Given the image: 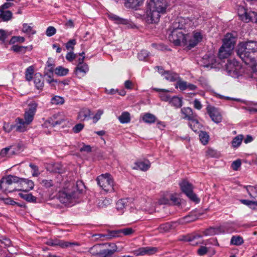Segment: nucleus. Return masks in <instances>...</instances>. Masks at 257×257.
<instances>
[{"mask_svg": "<svg viewBox=\"0 0 257 257\" xmlns=\"http://www.w3.org/2000/svg\"><path fill=\"white\" fill-rule=\"evenodd\" d=\"M169 6L168 0H148L144 20L148 24L158 23Z\"/></svg>", "mask_w": 257, "mask_h": 257, "instance_id": "1", "label": "nucleus"}, {"mask_svg": "<svg viewBox=\"0 0 257 257\" xmlns=\"http://www.w3.org/2000/svg\"><path fill=\"white\" fill-rule=\"evenodd\" d=\"M237 53L241 60L251 67L257 65V42L250 41L238 44Z\"/></svg>", "mask_w": 257, "mask_h": 257, "instance_id": "2", "label": "nucleus"}, {"mask_svg": "<svg viewBox=\"0 0 257 257\" xmlns=\"http://www.w3.org/2000/svg\"><path fill=\"white\" fill-rule=\"evenodd\" d=\"M20 178L13 175H8L3 177L0 181V188L6 193L12 192L17 189L16 184L19 183Z\"/></svg>", "mask_w": 257, "mask_h": 257, "instance_id": "3", "label": "nucleus"}, {"mask_svg": "<svg viewBox=\"0 0 257 257\" xmlns=\"http://www.w3.org/2000/svg\"><path fill=\"white\" fill-rule=\"evenodd\" d=\"M73 187L69 186L59 192L58 198L63 204L70 205L76 198V192L72 189Z\"/></svg>", "mask_w": 257, "mask_h": 257, "instance_id": "4", "label": "nucleus"}, {"mask_svg": "<svg viewBox=\"0 0 257 257\" xmlns=\"http://www.w3.org/2000/svg\"><path fill=\"white\" fill-rule=\"evenodd\" d=\"M170 31L171 34L169 36V41L176 46L182 45L185 46V43H186V38H187L186 36V32L171 28H170Z\"/></svg>", "mask_w": 257, "mask_h": 257, "instance_id": "5", "label": "nucleus"}, {"mask_svg": "<svg viewBox=\"0 0 257 257\" xmlns=\"http://www.w3.org/2000/svg\"><path fill=\"white\" fill-rule=\"evenodd\" d=\"M97 181L99 186L105 191L111 192L114 190L113 180L110 174H101L97 177Z\"/></svg>", "mask_w": 257, "mask_h": 257, "instance_id": "6", "label": "nucleus"}, {"mask_svg": "<svg viewBox=\"0 0 257 257\" xmlns=\"http://www.w3.org/2000/svg\"><path fill=\"white\" fill-rule=\"evenodd\" d=\"M225 70L228 75L234 78H238L242 73L240 65L234 59L227 61L225 65Z\"/></svg>", "mask_w": 257, "mask_h": 257, "instance_id": "7", "label": "nucleus"}, {"mask_svg": "<svg viewBox=\"0 0 257 257\" xmlns=\"http://www.w3.org/2000/svg\"><path fill=\"white\" fill-rule=\"evenodd\" d=\"M186 36L187 38L185 46L189 49L194 47L202 39L201 33L198 31H195L192 33H187Z\"/></svg>", "mask_w": 257, "mask_h": 257, "instance_id": "8", "label": "nucleus"}, {"mask_svg": "<svg viewBox=\"0 0 257 257\" xmlns=\"http://www.w3.org/2000/svg\"><path fill=\"white\" fill-rule=\"evenodd\" d=\"M182 191L192 201L198 203L199 201L196 195L193 192V187L186 180H183L179 183Z\"/></svg>", "mask_w": 257, "mask_h": 257, "instance_id": "9", "label": "nucleus"}, {"mask_svg": "<svg viewBox=\"0 0 257 257\" xmlns=\"http://www.w3.org/2000/svg\"><path fill=\"white\" fill-rule=\"evenodd\" d=\"M37 106V103L34 101H31L28 105L29 108L25 112L23 119L29 124H30L34 119Z\"/></svg>", "mask_w": 257, "mask_h": 257, "instance_id": "10", "label": "nucleus"}, {"mask_svg": "<svg viewBox=\"0 0 257 257\" xmlns=\"http://www.w3.org/2000/svg\"><path fill=\"white\" fill-rule=\"evenodd\" d=\"M46 244L53 246H59L62 248L71 247L74 245H79L77 242L65 241L59 239H49L46 242Z\"/></svg>", "mask_w": 257, "mask_h": 257, "instance_id": "11", "label": "nucleus"}, {"mask_svg": "<svg viewBox=\"0 0 257 257\" xmlns=\"http://www.w3.org/2000/svg\"><path fill=\"white\" fill-rule=\"evenodd\" d=\"M189 22V21L188 19L182 17L178 18L172 24L171 28L172 29H179V30L186 32L185 29L188 27V23Z\"/></svg>", "mask_w": 257, "mask_h": 257, "instance_id": "12", "label": "nucleus"}, {"mask_svg": "<svg viewBox=\"0 0 257 257\" xmlns=\"http://www.w3.org/2000/svg\"><path fill=\"white\" fill-rule=\"evenodd\" d=\"M234 48L232 45L228 46L225 44H223L218 52V56L220 59L228 58L233 52Z\"/></svg>", "mask_w": 257, "mask_h": 257, "instance_id": "13", "label": "nucleus"}, {"mask_svg": "<svg viewBox=\"0 0 257 257\" xmlns=\"http://www.w3.org/2000/svg\"><path fill=\"white\" fill-rule=\"evenodd\" d=\"M182 240L190 242L192 245H195L202 242L201 236L195 233L188 234L183 237Z\"/></svg>", "mask_w": 257, "mask_h": 257, "instance_id": "14", "label": "nucleus"}, {"mask_svg": "<svg viewBox=\"0 0 257 257\" xmlns=\"http://www.w3.org/2000/svg\"><path fill=\"white\" fill-rule=\"evenodd\" d=\"M157 251L156 247H140L133 251L134 254L136 256L144 255L146 254L151 255L155 253Z\"/></svg>", "mask_w": 257, "mask_h": 257, "instance_id": "15", "label": "nucleus"}, {"mask_svg": "<svg viewBox=\"0 0 257 257\" xmlns=\"http://www.w3.org/2000/svg\"><path fill=\"white\" fill-rule=\"evenodd\" d=\"M15 124L16 131L19 132H24L28 130L29 125L23 118L18 117L16 119Z\"/></svg>", "mask_w": 257, "mask_h": 257, "instance_id": "16", "label": "nucleus"}, {"mask_svg": "<svg viewBox=\"0 0 257 257\" xmlns=\"http://www.w3.org/2000/svg\"><path fill=\"white\" fill-rule=\"evenodd\" d=\"M19 183L22 187V189H19L21 191L24 190L26 191H29L33 189L34 187V182L28 179L20 178Z\"/></svg>", "mask_w": 257, "mask_h": 257, "instance_id": "17", "label": "nucleus"}, {"mask_svg": "<svg viewBox=\"0 0 257 257\" xmlns=\"http://www.w3.org/2000/svg\"><path fill=\"white\" fill-rule=\"evenodd\" d=\"M210 117L216 123L222 121V115L220 112L214 107H210Z\"/></svg>", "mask_w": 257, "mask_h": 257, "instance_id": "18", "label": "nucleus"}, {"mask_svg": "<svg viewBox=\"0 0 257 257\" xmlns=\"http://www.w3.org/2000/svg\"><path fill=\"white\" fill-rule=\"evenodd\" d=\"M151 166V163L148 160L140 161L135 163L134 169L140 170L143 171H147Z\"/></svg>", "mask_w": 257, "mask_h": 257, "instance_id": "19", "label": "nucleus"}, {"mask_svg": "<svg viewBox=\"0 0 257 257\" xmlns=\"http://www.w3.org/2000/svg\"><path fill=\"white\" fill-rule=\"evenodd\" d=\"M22 192L19 193V196L26 200V201L30 203H36L37 201V198L34 196L31 193H28V191L22 190Z\"/></svg>", "mask_w": 257, "mask_h": 257, "instance_id": "20", "label": "nucleus"}, {"mask_svg": "<svg viewBox=\"0 0 257 257\" xmlns=\"http://www.w3.org/2000/svg\"><path fill=\"white\" fill-rule=\"evenodd\" d=\"M140 206V208L141 210L149 214H152L155 211L154 207L151 205L150 201L147 202L143 200L141 201Z\"/></svg>", "mask_w": 257, "mask_h": 257, "instance_id": "21", "label": "nucleus"}, {"mask_svg": "<svg viewBox=\"0 0 257 257\" xmlns=\"http://www.w3.org/2000/svg\"><path fill=\"white\" fill-rule=\"evenodd\" d=\"M181 113L184 115L183 118L186 119L189 121L193 119L194 117H197V114L192 112V110L190 107H184L181 109Z\"/></svg>", "mask_w": 257, "mask_h": 257, "instance_id": "22", "label": "nucleus"}, {"mask_svg": "<svg viewBox=\"0 0 257 257\" xmlns=\"http://www.w3.org/2000/svg\"><path fill=\"white\" fill-rule=\"evenodd\" d=\"M34 82L35 87L38 89H42L44 87V79L42 75L39 73H36L34 77Z\"/></svg>", "mask_w": 257, "mask_h": 257, "instance_id": "23", "label": "nucleus"}, {"mask_svg": "<svg viewBox=\"0 0 257 257\" xmlns=\"http://www.w3.org/2000/svg\"><path fill=\"white\" fill-rule=\"evenodd\" d=\"M235 43V37L232 33H227L223 40V44H225L228 46L232 45L234 48Z\"/></svg>", "mask_w": 257, "mask_h": 257, "instance_id": "24", "label": "nucleus"}, {"mask_svg": "<svg viewBox=\"0 0 257 257\" xmlns=\"http://www.w3.org/2000/svg\"><path fill=\"white\" fill-rule=\"evenodd\" d=\"M178 222H172L171 223H166L161 224L159 227L160 232H167L172 229L175 228L177 226Z\"/></svg>", "mask_w": 257, "mask_h": 257, "instance_id": "25", "label": "nucleus"}, {"mask_svg": "<svg viewBox=\"0 0 257 257\" xmlns=\"http://www.w3.org/2000/svg\"><path fill=\"white\" fill-rule=\"evenodd\" d=\"M189 125L195 132L198 131L202 126L201 124L198 120L197 116L194 117L193 119H191L189 121Z\"/></svg>", "mask_w": 257, "mask_h": 257, "instance_id": "26", "label": "nucleus"}, {"mask_svg": "<svg viewBox=\"0 0 257 257\" xmlns=\"http://www.w3.org/2000/svg\"><path fill=\"white\" fill-rule=\"evenodd\" d=\"M89 71V67L87 64H78L75 68L76 74H82L84 76Z\"/></svg>", "mask_w": 257, "mask_h": 257, "instance_id": "27", "label": "nucleus"}, {"mask_svg": "<svg viewBox=\"0 0 257 257\" xmlns=\"http://www.w3.org/2000/svg\"><path fill=\"white\" fill-rule=\"evenodd\" d=\"M91 111L89 109L83 108L78 114V118L81 120L89 119L91 118Z\"/></svg>", "mask_w": 257, "mask_h": 257, "instance_id": "28", "label": "nucleus"}, {"mask_svg": "<svg viewBox=\"0 0 257 257\" xmlns=\"http://www.w3.org/2000/svg\"><path fill=\"white\" fill-rule=\"evenodd\" d=\"M108 17L109 19L118 24L127 25L128 24V21L127 20L122 19L113 14H109Z\"/></svg>", "mask_w": 257, "mask_h": 257, "instance_id": "29", "label": "nucleus"}, {"mask_svg": "<svg viewBox=\"0 0 257 257\" xmlns=\"http://www.w3.org/2000/svg\"><path fill=\"white\" fill-rule=\"evenodd\" d=\"M144 2V0H127L125 3V6L127 8L136 9L141 6Z\"/></svg>", "mask_w": 257, "mask_h": 257, "instance_id": "30", "label": "nucleus"}, {"mask_svg": "<svg viewBox=\"0 0 257 257\" xmlns=\"http://www.w3.org/2000/svg\"><path fill=\"white\" fill-rule=\"evenodd\" d=\"M134 232V230L132 228H125L117 230L114 231L112 232L113 236L118 235L119 233H122L125 235H129Z\"/></svg>", "mask_w": 257, "mask_h": 257, "instance_id": "31", "label": "nucleus"}, {"mask_svg": "<svg viewBox=\"0 0 257 257\" xmlns=\"http://www.w3.org/2000/svg\"><path fill=\"white\" fill-rule=\"evenodd\" d=\"M255 17V13L254 12H247L245 15L240 18V19L245 23H248L250 21L253 22L254 17Z\"/></svg>", "mask_w": 257, "mask_h": 257, "instance_id": "32", "label": "nucleus"}, {"mask_svg": "<svg viewBox=\"0 0 257 257\" xmlns=\"http://www.w3.org/2000/svg\"><path fill=\"white\" fill-rule=\"evenodd\" d=\"M164 78L167 80L170 81H175L179 78V75L177 73L172 72H166L163 74Z\"/></svg>", "mask_w": 257, "mask_h": 257, "instance_id": "33", "label": "nucleus"}, {"mask_svg": "<svg viewBox=\"0 0 257 257\" xmlns=\"http://www.w3.org/2000/svg\"><path fill=\"white\" fill-rule=\"evenodd\" d=\"M156 91H160V97L162 101H168L169 102L171 97L170 95L167 93L168 91L166 89H161L159 88H154Z\"/></svg>", "mask_w": 257, "mask_h": 257, "instance_id": "34", "label": "nucleus"}, {"mask_svg": "<svg viewBox=\"0 0 257 257\" xmlns=\"http://www.w3.org/2000/svg\"><path fill=\"white\" fill-rule=\"evenodd\" d=\"M128 201L126 199L119 200L116 204V208L120 212H123L124 209L127 206Z\"/></svg>", "mask_w": 257, "mask_h": 257, "instance_id": "35", "label": "nucleus"}, {"mask_svg": "<svg viewBox=\"0 0 257 257\" xmlns=\"http://www.w3.org/2000/svg\"><path fill=\"white\" fill-rule=\"evenodd\" d=\"M142 119L147 123H153L156 121V117L153 114L146 113L143 116Z\"/></svg>", "mask_w": 257, "mask_h": 257, "instance_id": "36", "label": "nucleus"}, {"mask_svg": "<svg viewBox=\"0 0 257 257\" xmlns=\"http://www.w3.org/2000/svg\"><path fill=\"white\" fill-rule=\"evenodd\" d=\"M118 120L121 123H127L130 122L131 116L129 112H123L118 117Z\"/></svg>", "mask_w": 257, "mask_h": 257, "instance_id": "37", "label": "nucleus"}, {"mask_svg": "<svg viewBox=\"0 0 257 257\" xmlns=\"http://www.w3.org/2000/svg\"><path fill=\"white\" fill-rule=\"evenodd\" d=\"M170 104L176 108H179L182 105V99L177 96H174L171 97L170 101Z\"/></svg>", "mask_w": 257, "mask_h": 257, "instance_id": "38", "label": "nucleus"}, {"mask_svg": "<svg viewBox=\"0 0 257 257\" xmlns=\"http://www.w3.org/2000/svg\"><path fill=\"white\" fill-rule=\"evenodd\" d=\"M101 248V244H96L92 246L89 249V252L93 256V257H99V252H100Z\"/></svg>", "mask_w": 257, "mask_h": 257, "instance_id": "39", "label": "nucleus"}, {"mask_svg": "<svg viewBox=\"0 0 257 257\" xmlns=\"http://www.w3.org/2000/svg\"><path fill=\"white\" fill-rule=\"evenodd\" d=\"M54 72L58 76H64L68 73L69 69L60 66L55 68Z\"/></svg>", "mask_w": 257, "mask_h": 257, "instance_id": "40", "label": "nucleus"}, {"mask_svg": "<svg viewBox=\"0 0 257 257\" xmlns=\"http://www.w3.org/2000/svg\"><path fill=\"white\" fill-rule=\"evenodd\" d=\"M221 66L220 60L214 57H210V68L219 69Z\"/></svg>", "mask_w": 257, "mask_h": 257, "instance_id": "41", "label": "nucleus"}, {"mask_svg": "<svg viewBox=\"0 0 257 257\" xmlns=\"http://www.w3.org/2000/svg\"><path fill=\"white\" fill-rule=\"evenodd\" d=\"M243 136L241 135H238L233 138L231 142V146L234 148H238L241 144Z\"/></svg>", "mask_w": 257, "mask_h": 257, "instance_id": "42", "label": "nucleus"}, {"mask_svg": "<svg viewBox=\"0 0 257 257\" xmlns=\"http://www.w3.org/2000/svg\"><path fill=\"white\" fill-rule=\"evenodd\" d=\"M9 154L11 157L19 153L21 149V146L19 144L12 145L8 147Z\"/></svg>", "mask_w": 257, "mask_h": 257, "instance_id": "43", "label": "nucleus"}, {"mask_svg": "<svg viewBox=\"0 0 257 257\" xmlns=\"http://www.w3.org/2000/svg\"><path fill=\"white\" fill-rule=\"evenodd\" d=\"M245 188L250 197L254 199L257 198V187L246 186Z\"/></svg>", "mask_w": 257, "mask_h": 257, "instance_id": "44", "label": "nucleus"}, {"mask_svg": "<svg viewBox=\"0 0 257 257\" xmlns=\"http://www.w3.org/2000/svg\"><path fill=\"white\" fill-rule=\"evenodd\" d=\"M196 219V218L192 215L186 216L184 218H181L177 221L178 222L177 225H178L181 224L189 223L194 221Z\"/></svg>", "mask_w": 257, "mask_h": 257, "instance_id": "45", "label": "nucleus"}, {"mask_svg": "<svg viewBox=\"0 0 257 257\" xmlns=\"http://www.w3.org/2000/svg\"><path fill=\"white\" fill-rule=\"evenodd\" d=\"M199 136L200 141L202 144L206 145L208 143L209 140V136L206 132L201 131Z\"/></svg>", "mask_w": 257, "mask_h": 257, "instance_id": "46", "label": "nucleus"}, {"mask_svg": "<svg viewBox=\"0 0 257 257\" xmlns=\"http://www.w3.org/2000/svg\"><path fill=\"white\" fill-rule=\"evenodd\" d=\"M111 203L110 200L108 199L105 198L101 200H99L97 206L98 208H102L106 207Z\"/></svg>", "mask_w": 257, "mask_h": 257, "instance_id": "47", "label": "nucleus"}, {"mask_svg": "<svg viewBox=\"0 0 257 257\" xmlns=\"http://www.w3.org/2000/svg\"><path fill=\"white\" fill-rule=\"evenodd\" d=\"M114 249L112 250L110 249H101L100 252H99V257H109L115 251Z\"/></svg>", "mask_w": 257, "mask_h": 257, "instance_id": "48", "label": "nucleus"}, {"mask_svg": "<svg viewBox=\"0 0 257 257\" xmlns=\"http://www.w3.org/2000/svg\"><path fill=\"white\" fill-rule=\"evenodd\" d=\"M51 102L52 104L55 105L62 104L64 103V99L59 96H55L52 98Z\"/></svg>", "mask_w": 257, "mask_h": 257, "instance_id": "49", "label": "nucleus"}, {"mask_svg": "<svg viewBox=\"0 0 257 257\" xmlns=\"http://www.w3.org/2000/svg\"><path fill=\"white\" fill-rule=\"evenodd\" d=\"M2 13L1 19L3 21H8L11 19L12 13L11 11L2 10Z\"/></svg>", "mask_w": 257, "mask_h": 257, "instance_id": "50", "label": "nucleus"}, {"mask_svg": "<svg viewBox=\"0 0 257 257\" xmlns=\"http://www.w3.org/2000/svg\"><path fill=\"white\" fill-rule=\"evenodd\" d=\"M34 73V67L32 66L28 67L26 71V79L30 81L32 79V76Z\"/></svg>", "mask_w": 257, "mask_h": 257, "instance_id": "51", "label": "nucleus"}, {"mask_svg": "<svg viewBox=\"0 0 257 257\" xmlns=\"http://www.w3.org/2000/svg\"><path fill=\"white\" fill-rule=\"evenodd\" d=\"M29 166L32 169V175L33 177H38L40 175L41 173L39 171V167L37 166L33 163H30L29 164Z\"/></svg>", "mask_w": 257, "mask_h": 257, "instance_id": "52", "label": "nucleus"}, {"mask_svg": "<svg viewBox=\"0 0 257 257\" xmlns=\"http://www.w3.org/2000/svg\"><path fill=\"white\" fill-rule=\"evenodd\" d=\"M40 183L46 188H49L51 187H54V188H55L52 180L43 179L41 181Z\"/></svg>", "mask_w": 257, "mask_h": 257, "instance_id": "53", "label": "nucleus"}, {"mask_svg": "<svg viewBox=\"0 0 257 257\" xmlns=\"http://www.w3.org/2000/svg\"><path fill=\"white\" fill-rule=\"evenodd\" d=\"M243 243V239L238 236H233L231 239V243L233 245H239Z\"/></svg>", "mask_w": 257, "mask_h": 257, "instance_id": "54", "label": "nucleus"}, {"mask_svg": "<svg viewBox=\"0 0 257 257\" xmlns=\"http://www.w3.org/2000/svg\"><path fill=\"white\" fill-rule=\"evenodd\" d=\"M28 48L27 46H21L17 45H15L12 47V50L15 52L24 53L26 51V49Z\"/></svg>", "mask_w": 257, "mask_h": 257, "instance_id": "55", "label": "nucleus"}, {"mask_svg": "<svg viewBox=\"0 0 257 257\" xmlns=\"http://www.w3.org/2000/svg\"><path fill=\"white\" fill-rule=\"evenodd\" d=\"M76 44V41L75 39H71L67 43H66L65 46L67 50L73 51L75 45Z\"/></svg>", "mask_w": 257, "mask_h": 257, "instance_id": "56", "label": "nucleus"}, {"mask_svg": "<svg viewBox=\"0 0 257 257\" xmlns=\"http://www.w3.org/2000/svg\"><path fill=\"white\" fill-rule=\"evenodd\" d=\"M104 111L102 109H98L95 115L92 117L93 123H96L101 118V115L103 114Z\"/></svg>", "mask_w": 257, "mask_h": 257, "instance_id": "57", "label": "nucleus"}, {"mask_svg": "<svg viewBox=\"0 0 257 257\" xmlns=\"http://www.w3.org/2000/svg\"><path fill=\"white\" fill-rule=\"evenodd\" d=\"M170 204L177 205L180 204V199L176 194H170L169 195Z\"/></svg>", "mask_w": 257, "mask_h": 257, "instance_id": "58", "label": "nucleus"}, {"mask_svg": "<svg viewBox=\"0 0 257 257\" xmlns=\"http://www.w3.org/2000/svg\"><path fill=\"white\" fill-rule=\"evenodd\" d=\"M22 31L28 34H34L35 33V31H33L32 28L28 25L27 24H24L23 25Z\"/></svg>", "mask_w": 257, "mask_h": 257, "instance_id": "59", "label": "nucleus"}, {"mask_svg": "<svg viewBox=\"0 0 257 257\" xmlns=\"http://www.w3.org/2000/svg\"><path fill=\"white\" fill-rule=\"evenodd\" d=\"M176 87H178L181 90H184L187 89V83L184 81L177 80Z\"/></svg>", "mask_w": 257, "mask_h": 257, "instance_id": "60", "label": "nucleus"}, {"mask_svg": "<svg viewBox=\"0 0 257 257\" xmlns=\"http://www.w3.org/2000/svg\"><path fill=\"white\" fill-rule=\"evenodd\" d=\"M25 39L23 37L13 36L10 41V44H13L17 42L23 43Z\"/></svg>", "mask_w": 257, "mask_h": 257, "instance_id": "61", "label": "nucleus"}, {"mask_svg": "<svg viewBox=\"0 0 257 257\" xmlns=\"http://www.w3.org/2000/svg\"><path fill=\"white\" fill-rule=\"evenodd\" d=\"M149 53L147 50H142L138 53V58L141 61L145 60L149 56Z\"/></svg>", "mask_w": 257, "mask_h": 257, "instance_id": "62", "label": "nucleus"}, {"mask_svg": "<svg viewBox=\"0 0 257 257\" xmlns=\"http://www.w3.org/2000/svg\"><path fill=\"white\" fill-rule=\"evenodd\" d=\"M169 195V194H168L160 198L159 203L160 204H170Z\"/></svg>", "mask_w": 257, "mask_h": 257, "instance_id": "63", "label": "nucleus"}, {"mask_svg": "<svg viewBox=\"0 0 257 257\" xmlns=\"http://www.w3.org/2000/svg\"><path fill=\"white\" fill-rule=\"evenodd\" d=\"M56 33V29L52 26H49L47 28L46 34L48 37H51L55 35Z\"/></svg>", "mask_w": 257, "mask_h": 257, "instance_id": "64", "label": "nucleus"}]
</instances>
